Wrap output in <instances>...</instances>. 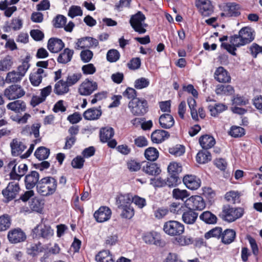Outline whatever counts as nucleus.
I'll list each match as a JSON object with an SVG mask.
<instances>
[{
	"mask_svg": "<svg viewBox=\"0 0 262 262\" xmlns=\"http://www.w3.org/2000/svg\"><path fill=\"white\" fill-rule=\"evenodd\" d=\"M158 150L155 147H150L145 149L144 156L145 158L150 161H155L159 157Z\"/></svg>",
	"mask_w": 262,
	"mask_h": 262,
	"instance_id": "obj_42",
	"label": "nucleus"
},
{
	"mask_svg": "<svg viewBox=\"0 0 262 262\" xmlns=\"http://www.w3.org/2000/svg\"><path fill=\"white\" fill-rule=\"evenodd\" d=\"M32 233L34 238L48 239L53 235L54 230L49 225L41 222L32 229Z\"/></svg>",
	"mask_w": 262,
	"mask_h": 262,
	"instance_id": "obj_5",
	"label": "nucleus"
},
{
	"mask_svg": "<svg viewBox=\"0 0 262 262\" xmlns=\"http://www.w3.org/2000/svg\"><path fill=\"white\" fill-rule=\"evenodd\" d=\"M31 117L28 113H25L24 116H21L19 114L11 115L10 118L14 121L19 124H25L27 122L28 119Z\"/></svg>",
	"mask_w": 262,
	"mask_h": 262,
	"instance_id": "obj_59",
	"label": "nucleus"
},
{
	"mask_svg": "<svg viewBox=\"0 0 262 262\" xmlns=\"http://www.w3.org/2000/svg\"><path fill=\"white\" fill-rule=\"evenodd\" d=\"M120 210H121L120 215L123 218L130 219L134 215V209L132 205L126 206Z\"/></svg>",
	"mask_w": 262,
	"mask_h": 262,
	"instance_id": "obj_53",
	"label": "nucleus"
},
{
	"mask_svg": "<svg viewBox=\"0 0 262 262\" xmlns=\"http://www.w3.org/2000/svg\"><path fill=\"white\" fill-rule=\"evenodd\" d=\"M11 57L7 56L0 61V70L6 71L9 70L12 65Z\"/></svg>",
	"mask_w": 262,
	"mask_h": 262,
	"instance_id": "obj_52",
	"label": "nucleus"
},
{
	"mask_svg": "<svg viewBox=\"0 0 262 262\" xmlns=\"http://www.w3.org/2000/svg\"><path fill=\"white\" fill-rule=\"evenodd\" d=\"M28 170V166L26 164H21L18 167V171L10 174L11 180L19 181L23 177Z\"/></svg>",
	"mask_w": 262,
	"mask_h": 262,
	"instance_id": "obj_38",
	"label": "nucleus"
},
{
	"mask_svg": "<svg viewBox=\"0 0 262 262\" xmlns=\"http://www.w3.org/2000/svg\"><path fill=\"white\" fill-rule=\"evenodd\" d=\"M130 112L137 116H143L148 112L147 101L144 98H138L130 100L128 104Z\"/></svg>",
	"mask_w": 262,
	"mask_h": 262,
	"instance_id": "obj_3",
	"label": "nucleus"
},
{
	"mask_svg": "<svg viewBox=\"0 0 262 262\" xmlns=\"http://www.w3.org/2000/svg\"><path fill=\"white\" fill-rule=\"evenodd\" d=\"M168 174L179 176L182 171V167L180 164L177 162H171L167 167Z\"/></svg>",
	"mask_w": 262,
	"mask_h": 262,
	"instance_id": "obj_44",
	"label": "nucleus"
},
{
	"mask_svg": "<svg viewBox=\"0 0 262 262\" xmlns=\"http://www.w3.org/2000/svg\"><path fill=\"white\" fill-rule=\"evenodd\" d=\"M227 107L223 104H216L214 106L209 105L208 109L212 116H216L219 113L225 111Z\"/></svg>",
	"mask_w": 262,
	"mask_h": 262,
	"instance_id": "obj_47",
	"label": "nucleus"
},
{
	"mask_svg": "<svg viewBox=\"0 0 262 262\" xmlns=\"http://www.w3.org/2000/svg\"><path fill=\"white\" fill-rule=\"evenodd\" d=\"M169 152L176 157H179L184 154L185 151V147L182 145H176L169 148Z\"/></svg>",
	"mask_w": 262,
	"mask_h": 262,
	"instance_id": "obj_58",
	"label": "nucleus"
},
{
	"mask_svg": "<svg viewBox=\"0 0 262 262\" xmlns=\"http://www.w3.org/2000/svg\"><path fill=\"white\" fill-rule=\"evenodd\" d=\"M143 240L146 244H154L161 247L165 245V242L160 239L159 234L156 232L146 233L143 237Z\"/></svg>",
	"mask_w": 262,
	"mask_h": 262,
	"instance_id": "obj_16",
	"label": "nucleus"
},
{
	"mask_svg": "<svg viewBox=\"0 0 262 262\" xmlns=\"http://www.w3.org/2000/svg\"><path fill=\"white\" fill-rule=\"evenodd\" d=\"M146 17L141 11H138L135 14L132 15L129 20V24L136 32L144 34L146 32L145 28L147 25L144 23Z\"/></svg>",
	"mask_w": 262,
	"mask_h": 262,
	"instance_id": "obj_4",
	"label": "nucleus"
},
{
	"mask_svg": "<svg viewBox=\"0 0 262 262\" xmlns=\"http://www.w3.org/2000/svg\"><path fill=\"white\" fill-rule=\"evenodd\" d=\"M25 94V92L18 84L12 85L7 88L4 92L5 96L9 100L20 98Z\"/></svg>",
	"mask_w": 262,
	"mask_h": 262,
	"instance_id": "obj_10",
	"label": "nucleus"
},
{
	"mask_svg": "<svg viewBox=\"0 0 262 262\" xmlns=\"http://www.w3.org/2000/svg\"><path fill=\"white\" fill-rule=\"evenodd\" d=\"M214 78L219 82H229L231 77L228 72L222 67H220L214 73Z\"/></svg>",
	"mask_w": 262,
	"mask_h": 262,
	"instance_id": "obj_22",
	"label": "nucleus"
},
{
	"mask_svg": "<svg viewBox=\"0 0 262 262\" xmlns=\"http://www.w3.org/2000/svg\"><path fill=\"white\" fill-rule=\"evenodd\" d=\"M11 154L13 156H18L25 150L27 146L17 139H13L10 143Z\"/></svg>",
	"mask_w": 262,
	"mask_h": 262,
	"instance_id": "obj_20",
	"label": "nucleus"
},
{
	"mask_svg": "<svg viewBox=\"0 0 262 262\" xmlns=\"http://www.w3.org/2000/svg\"><path fill=\"white\" fill-rule=\"evenodd\" d=\"M102 115L101 106L92 107L86 110L83 114V118L86 120H95L99 119Z\"/></svg>",
	"mask_w": 262,
	"mask_h": 262,
	"instance_id": "obj_18",
	"label": "nucleus"
},
{
	"mask_svg": "<svg viewBox=\"0 0 262 262\" xmlns=\"http://www.w3.org/2000/svg\"><path fill=\"white\" fill-rule=\"evenodd\" d=\"M57 187V180L52 177H45L41 178L37 185L36 191L43 196L53 194Z\"/></svg>",
	"mask_w": 262,
	"mask_h": 262,
	"instance_id": "obj_1",
	"label": "nucleus"
},
{
	"mask_svg": "<svg viewBox=\"0 0 262 262\" xmlns=\"http://www.w3.org/2000/svg\"><path fill=\"white\" fill-rule=\"evenodd\" d=\"M69 86L66 81L60 80L57 81L54 88V92L57 95H62L69 91Z\"/></svg>",
	"mask_w": 262,
	"mask_h": 262,
	"instance_id": "obj_31",
	"label": "nucleus"
},
{
	"mask_svg": "<svg viewBox=\"0 0 262 262\" xmlns=\"http://www.w3.org/2000/svg\"><path fill=\"white\" fill-rule=\"evenodd\" d=\"M187 208L195 211H201L206 207V203L202 196L192 195L186 201Z\"/></svg>",
	"mask_w": 262,
	"mask_h": 262,
	"instance_id": "obj_9",
	"label": "nucleus"
},
{
	"mask_svg": "<svg viewBox=\"0 0 262 262\" xmlns=\"http://www.w3.org/2000/svg\"><path fill=\"white\" fill-rule=\"evenodd\" d=\"M169 136L170 135L167 131L162 129H157L151 134V139L154 143H160L165 139H168Z\"/></svg>",
	"mask_w": 262,
	"mask_h": 262,
	"instance_id": "obj_24",
	"label": "nucleus"
},
{
	"mask_svg": "<svg viewBox=\"0 0 262 262\" xmlns=\"http://www.w3.org/2000/svg\"><path fill=\"white\" fill-rule=\"evenodd\" d=\"M64 47V43L61 39L57 38H51L48 42V49L52 53L60 51Z\"/></svg>",
	"mask_w": 262,
	"mask_h": 262,
	"instance_id": "obj_19",
	"label": "nucleus"
},
{
	"mask_svg": "<svg viewBox=\"0 0 262 262\" xmlns=\"http://www.w3.org/2000/svg\"><path fill=\"white\" fill-rule=\"evenodd\" d=\"M120 55L119 51L116 49H111L106 54V59L110 62H115L119 60Z\"/></svg>",
	"mask_w": 262,
	"mask_h": 262,
	"instance_id": "obj_55",
	"label": "nucleus"
},
{
	"mask_svg": "<svg viewBox=\"0 0 262 262\" xmlns=\"http://www.w3.org/2000/svg\"><path fill=\"white\" fill-rule=\"evenodd\" d=\"M112 214L111 210L107 207L101 206L96 211L94 217L97 222L103 223L108 220Z\"/></svg>",
	"mask_w": 262,
	"mask_h": 262,
	"instance_id": "obj_13",
	"label": "nucleus"
},
{
	"mask_svg": "<svg viewBox=\"0 0 262 262\" xmlns=\"http://www.w3.org/2000/svg\"><path fill=\"white\" fill-rule=\"evenodd\" d=\"M211 160V154L207 149L199 151L196 156V161L199 164H205Z\"/></svg>",
	"mask_w": 262,
	"mask_h": 262,
	"instance_id": "obj_36",
	"label": "nucleus"
},
{
	"mask_svg": "<svg viewBox=\"0 0 262 262\" xmlns=\"http://www.w3.org/2000/svg\"><path fill=\"white\" fill-rule=\"evenodd\" d=\"M93 53L92 51L89 49L82 50L80 54L81 60L84 63L89 62L91 60L93 57Z\"/></svg>",
	"mask_w": 262,
	"mask_h": 262,
	"instance_id": "obj_63",
	"label": "nucleus"
},
{
	"mask_svg": "<svg viewBox=\"0 0 262 262\" xmlns=\"http://www.w3.org/2000/svg\"><path fill=\"white\" fill-rule=\"evenodd\" d=\"M203 194L208 199L209 203L212 204L214 201V199L215 196V191L210 187H204L203 189Z\"/></svg>",
	"mask_w": 262,
	"mask_h": 262,
	"instance_id": "obj_62",
	"label": "nucleus"
},
{
	"mask_svg": "<svg viewBox=\"0 0 262 262\" xmlns=\"http://www.w3.org/2000/svg\"><path fill=\"white\" fill-rule=\"evenodd\" d=\"M234 92V90L230 85L218 84L215 89L217 95H231Z\"/></svg>",
	"mask_w": 262,
	"mask_h": 262,
	"instance_id": "obj_37",
	"label": "nucleus"
},
{
	"mask_svg": "<svg viewBox=\"0 0 262 262\" xmlns=\"http://www.w3.org/2000/svg\"><path fill=\"white\" fill-rule=\"evenodd\" d=\"M39 174L36 171H31L25 176V183L27 189H32L37 185L39 182Z\"/></svg>",
	"mask_w": 262,
	"mask_h": 262,
	"instance_id": "obj_14",
	"label": "nucleus"
},
{
	"mask_svg": "<svg viewBox=\"0 0 262 262\" xmlns=\"http://www.w3.org/2000/svg\"><path fill=\"white\" fill-rule=\"evenodd\" d=\"M74 54V51L69 48L64 49L57 58V61L60 63L66 64L70 62Z\"/></svg>",
	"mask_w": 262,
	"mask_h": 262,
	"instance_id": "obj_30",
	"label": "nucleus"
},
{
	"mask_svg": "<svg viewBox=\"0 0 262 262\" xmlns=\"http://www.w3.org/2000/svg\"><path fill=\"white\" fill-rule=\"evenodd\" d=\"M149 84V81L148 79L141 77L135 80L134 87L137 89H142L147 88Z\"/></svg>",
	"mask_w": 262,
	"mask_h": 262,
	"instance_id": "obj_61",
	"label": "nucleus"
},
{
	"mask_svg": "<svg viewBox=\"0 0 262 262\" xmlns=\"http://www.w3.org/2000/svg\"><path fill=\"white\" fill-rule=\"evenodd\" d=\"M159 124L164 128H170L174 125V120L173 117L168 114H164L159 118Z\"/></svg>",
	"mask_w": 262,
	"mask_h": 262,
	"instance_id": "obj_28",
	"label": "nucleus"
},
{
	"mask_svg": "<svg viewBox=\"0 0 262 262\" xmlns=\"http://www.w3.org/2000/svg\"><path fill=\"white\" fill-rule=\"evenodd\" d=\"M7 107L8 109L17 113L25 112L27 108L26 103L21 100H15L8 103L7 105Z\"/></svg>",
	"mask_w": 262,
	"mask_h": 262,
	"instance_id": "obj_25",
	"label": "nucleus"
},
{
	"mask_svg": "<svg viewBox=\"0 0 262 262\" xmlns=\"http://www.w3.org/2000/svg\"><path fill=\"white\" fill-rule=\"evenodd\" d=\"M142 170L145 173L156 176L160 173L161 170L158 165L155 163L146 162L142 167Z\"/></svg>",
	"mask_w": 262,
	"mask_h": 262,
	"instance_id": "obj_23",
	"label": "nucleus"
},
{
	"mask_svg": "<svg viewBox=\"0 0 262 262\" xmlns=\"http://www.w3.org/2000/svg\"><path fill=\"white\" fill-rule=\"evenodd\" d=\"M11 220L8 214H4L0 216V231H5L10 228Z\"/></svg>",
	"mask_w": 262,
	"mask_h": 262,
	"instance_id": "obj_46",
	"label": "nucleus"
},
{
	"mask_svg": "<svg viewBox=\"0 0 262 262\" xmlns=\"http://www.w3.org/2000/svg\"><path fill=\"white\" fill-rule=\"evenodd\" d=\"M229 133L230 135L234 138L241 137L245 135V130L242 127L233 126L231 127Z\"/></svg>",
	"mask_w": 262,
	"mask_h": 262,
	"instance_id": "obj_54",
	"label": "nucleus"
},
{
	"mask_svg": "<svg viewBox=\"0 0 262 262\" xmlns=\"http://www.w3.org/2000/svg\"><path fill=\"white\" fill-rule=\"evenodd\" d=\"M22 77H23L20 75V74H19L17 72L13 71L7 73L6 78V81L7 83L17 82L21 79Z\"/></svg>",
	"mask_w": 262,
	"mask_h": 262,
	"instance_id": "obj_50",
	"label": "nucleus"
},
{
	"mask_svg": "<svg viewBox=\"0 0 262 262\" xmlns=\"http://www.w3.org/2000/svg\"><path fill=\"white\" fill-rule=\"evenodd\" d=\"M44 206L43 201L38 197L32 198L29 202L30 209L34 211L41 213L42 211Z\"/></svg>",
	"mask_w": 262,
	"mask_h": 262,
	"instance_id": "obj_33",
	"label": "nucleus"
},
{
	"mask_svg": "<svg viewBox=\"0 0 262 262\" xmlns=\"http://www.w3.org/2000/svg\"><path fill=\"white\" fill-rule=\"evenodd\" d=\"M198 213L191 208L184 210L182 215V221L186 224L192 225L195 223L198 217Z\"/></svg>",
	"mask_w": 262,
	"mask_h": 262,
	"instance_id": "obj_17",
	"label": "nucleus"
},
{
	"mask_svg": "<svg viewBox=\"0 0 262 262\" xmlns=\"http://www.w3.org/2000/svg\"><path fill=\"white\" fill-rule=\"evenodd\" d=\"M195 5L204 16H209L213 12V6L209 0H199Z\"/></svg>",
	"mask_w": 262,
	"mask_h": 262,
	"instance_id": "obj_15",
	"label": "nucleus"
},
{
	"mask_svg": "<svg viewBox=\"0 0 262 262\" xmlns=\"http://www.w3.org/2000/svg\"><path fill=\"white\" fill-rule=\"evenodd\" d=\"M199 143L203 149H208L214 145L215 140L212 136L205 135L200 137Z\"/></svg>",
	"mask_w": 262,
	"mask_h": 262,
	"instance_id": "obj_29",
	"label": "nucleus"
},
{
	"mask_svg": "<svg viewBox=\"0 0 262 262\" xmlns=\"http://www.w3.org/2000/svg\"><path fill=\"white\" fill-rule=\"evenodd\" d=\"M82 75L81 73H74L67 77L66 82L69 86H72L76 83L81 78Z\"/></svg>",
	"mask_w": 262,
	"mask_h": 262,
	"instance_id": "obj_64",
	"label": "nucleus"
},
{
	"mask_svg": "<svg viewBox=\"0 0 262 262\" xmlns=\"http://www.w3.org/2000/svg\"><path fill=\"white\" fill-rule=\"evenodd\" d=\"M50 154L49 148L44 146H40L37 148L34 152L35 157L40 161L47 159Z\"/></svg>",
	"mask_w": 262,
	"mask_h": 262,
	"instance_id": "obj_40",
	"label": "nucleus"
},
{
	"mask_svg": "<svg viewBox=\"0 0 262 262\" xmlns=\"http://www.w3.org/2000/svg\"><path fill=\"white\" fill-rule=\"evenodd\" d=\"M163 230L170 236L180 235L184 231V226L178 221L170 220L164 223Z\"/></svg>",
	"mask_w": 262,
	"mask_h": 262,
	"instance_id": "obj_6",
	"label": "nucleus"
},
{
	"mask_svg": "<svg viewBox=\"0 0 262 262\" xmlns=\"http://www.w3.org/2000/svg\"><path fill=\"white\" fill-rule=\"evenodd\" d=\"M219 216L225 221L234 222L233 208L228 205L223 206L222 211L219 214Z\"/></svg>",
	"mask_w": 262,
	"mask_h": 262,
	"instance_id": "obj_26",
	"label": "nucleus"
},
{
	"mask_svg": "<svg viewBox=\"0 0 262 262\" xmlns=\"http://www.w3.org/2000/svg\"><path fill=\"white\" fill-rule=\"evenodd\" d=\"M239 196V193L238 191H230L225 194V199L227 201L232 202L234 204L240 202Z\"/></svg>",
	"mask_w": 262,
	"mask_h": 262,
	"instance_id": "obj_57",
	"label": "nucleus"
},
{
	"mask_svg": "<svg viewBox=\"0 0 262 262\" xmlns=\"http://www.w3.org/2000/svg\"><path fill=\"white\" fill-rule=\"evenodd\" d=\"M67 23V18L60 14L57 15L53 20L54 27L57 28H62Z\"/></svg>",
	"mask_w": 262,
	"mask_h": 262,
	"instance_id": "obj_56",
	"label": "nucleus"
},
{
	"mask_svg": "<svg viewBox=\"0 0 262 262\" xmlns=\"http://www.w3.org/2000/svg\"><path fill=\"white\" fill-rule=\"evenodd\" d=\"M114 135V130L111 127H105L100 130V139L103 143L107 142Z\"/></svg>",
	"mask_w": 262,
	"mask_h": 262,
	"instance_id": "obj_34",
	"label": "nucleus"
},
{
	"mask_svg": "<svg viewBox=\"0 0 262 262\" xmlns=\"http://www.w3.org/2000/svg\"><path fill=\"white\" fill-rule=\"evenodd\" d=\"M236 237V232L233 229H226L222 234V242L228 245L232 243Z\"/></svg>",
	"mask_w": 262,
	"mask_h": 262,
	"instance_id": "obj_32",
	"label": "nucleus"
},
{
	"mask_svg": "<svg viewBox=\"0 0 262 262\" xmlns=\"http://www.w3.org/2000/svg\"><path fill=\"white\" fill-rule=\"evenodd\" d=\"M132 203V199L126 195H120L116 199V204L119 209L124 208V207L127 206H130Z\"/></svg>",
	"mask_w": 262,
	"mask_h": 262,
	"instance_id": "obj_39",
	"label": "nucleus"
},
{
	"mask_svg": "<svg viewBox=\"0 0 262 262\" xmlns=\"http://www.w3.org/2000/svg\"><path fill=\"white\" fill-rule=\"evenodd\" d=\"M7 236L9 241L12 244L22 242L26 239L25 232L20 228L13 229L10 230Z\"/></svg>",
	"mask_w": 262,
	"mask_h": 262,
	"instance_id": "obj_11",
	"label": "nucleus"
},
{
	"mask_svg": "<svg viewBox=\"0 0 262 262\" xmlns=\"http://www.w3.org/2000/svg\"><path fill=\"white\" fill-rule=\"evenodd\" d=\"M166 181L167 183V186L170 188L175 187L181 182L179 176L169 174H168V177L167 178Z\"/></svg>",
	"mask_w": 262,
	"mask_h": 262,
	"instance_id": "obj_51",
	"label": "nucleus"
},
{
	"mask_svg": "<svg viewBox=\"0 0 262 262\" xmlns=\"http://www.w3.org/2000/svg\"><path fill=\"white\" fill-rule=\"evenodd\" d=\"M97 262H115L113 255L109 250H102L100 251L95 257Z\"/></svg>",
	"mask_w": 262,
	"mask_h": 262,
	"instance_id": "obj_35",
	"label": "nucleus"
},
{
	"mask_svg": "<svg viewBox=\"0 0 262 262\" xmlns=\"http://www.w3.org/2000/svg\"><path fill=\"white\" fill-rule=\"evenodd\" d=\"M178 243L182 246L192 244L193 243V238L189 235L180 236L176 238Z\"/></svg>",
	"mask_w": 262,
	"mask_h": 262,
	"instance_id": "obj_60",
	"label": "nucleus"
},
{
	"mask_svg": "<svg viewBox=\"0 0 262 262\" xmlns=\"http://www.w3.org/2000/svg\"><path fill=\"white\" fill-rule=\"evenodd\" d=\"M186 207V202L185 204L173 203L169 206V210L173 213L181 214L183 213Z\"/></svg>",
	"mask_w": 262,
	"mask_h": 262,
	"instance_id": "obj_45",
	"label": "nucleus"
},
{
	"mask_svg": "<svg viewBox=\"0 0 262 262\" xmlns=\"http://www.w3.org/2000/svg\"><path fill=\"white\" fill-rule=\"evenodd\" d=\"M200 219L208 224H213L216 223L217 217L211 212L206 211L203 212L200 215Z\"/></svg>",
	"mask_w": 262,
	"mask_h": 262,
	"instance_id": "obj_41",
	"label": "nucleus"
},
{
	"mask_svg": "<svg viewBox=\"0 0 262 262\" xmlns=\"http://www.w3.org/2000/svg\"><path fill=\"white\" fill-rule=\"evenodd\" d=\"M190 193L185 189L182 190L179 188H174L172 192V196L173 199L183 201L188 197Z\"/></svg>",
	"mask_w": 262,
	"mask_h": 262,
	"instance_id": "obj_43",
	"label": "nucleus"
},
{
	"mask_svg": "<svg viewBox=\"0 0 262 262\" xmlns=\"http://www.w3.org/2000/svg\"><path fill=\"white\" fill-rule=\"evenodd\" d=\"M239 5L235 3H227L225 9L226 17H236L239 15Z\"/></svg>",
	"mask_w": 262,
	"mask_h": 262,
	"instance_id": "obj_27",
	"label": "nucleus"
},
{
	"mask_svg": "<svg viewBox=\"0 0 262 262\" xmlns=\"http://www.w3.org/2000/svg\"><path fill=\"white\" fill-rule=\"evenodd\" d=\"M222 233L223 232L222 228L216 227L206 232L204 236L206 239H209L211 237H215L219 239L221 237L222 238Z\"/></svg>",
	"mask_w": 262,
	"mask_h": 262,
	"instance_id": "obj_48",
	"label": "nucleus"
},
{
	"mask_svg": "<svg viewBox=\"0 0 262 262\" xmlns=\"http://www.w3.org/2000/svg\"><path fill=\"white\" fill-rule=\"evenodd\" d=\"M98 89V84L93 80L85 79L79 85L78 93L82 96H89Z\"/></svg>",
	"mask_w": 262,
	"mask_h": 262,
	"instance_id": "obj_8",
	"label": "nucleus"
},
{
	"mask_svg": "<svg viewBox=\"0 0 262 262\" xmlns=\"http://www.w3.org/2000/svg\"><path fill=\"white\" fill-rule=\"evenodd\" d=\"M254 39V36L251 28L246 27L239 30L238 35L231 36L230 38V42L237 47H240L250 43Z\"/></svg>",
	"mask_w": 262,
	"mask_h": 262,
	"instance_id": "obj_2",
	"label": "nucleus"
},
{
	"mask_svg": "<svg viewBox=\"0 0 262 262\" xmlns=\"http://www.w3.org/2000/svg\"><path fill=\"white\" fill-rule=\"evenodd\" d=\"M44 250V248L41 244L38 242L37 244L31 245L30 248L28 249V253L29 255L34 256L38 255L39 253L43 252Z\"/></svg>",
	"mask_w": 262,
	"mask_h": 262,
	"instance_id": "obj_49",
	"label": "nucleus"
},
{
	"mask_svg": "<svg viewBox=\"0 0 262 262\" xmlns=\"http://www.w3.org/2000/svg\"><path fill=\"white\" fill-rule=\"evenodd\" d=\"M183 182L186 187L190 190L198 189L201 184L200 178L192 174H186L184 176Z\"/></svg>",
	"mask_w": 262,
	"mask_h": 262,
	"instance_id": "obj_12",
	"label": "nucleus"
},
{
	"mask_svg": "<svg viewBox=\"0 0 262 262\" xmlns=\"http://www.w3.org/2000/svg\"><path fill=\"white\" fill-rule=\"evenodd\" d=\"M18 182L12 181L9 183L7 187L3 190L2 194L7 202L15 199L20 191Z\"/></svg>",
	"mask_w": 262,
	"mask_h": 262,
	"instance_id": "obj_7",
	"label": "nucleus"
},
{
	"mask_svg": "<svg viewBox=\"0 0 262 262\" xmlns=\"http://www.w3.org/2000/svg\"><path fill=\"white\" fill-rule=\"evenodd\" d=\"M47 73L41 68H38L36 72L31 73L30 80L34 86H38L42 81V78L47 76Z\"/></svg>",
	"mask_w": 262,
	"mask_h": 262,
	"instance_id": "obj_21",
	"label": "nucleus"
}]
</instances>
